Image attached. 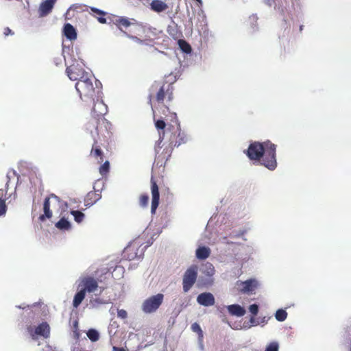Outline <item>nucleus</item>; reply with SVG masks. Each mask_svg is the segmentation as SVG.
Returning <instances> with one entry per match:
<instances>
[{
    "mask_svg": "<svg viewBox=\"0 0 351 351\" xmlns=\"http://www.w3.org/2000/svg\"><path fill=\"white\" fill-rule=\"evenodd\" d=\"M276 145L269 141L263 143L252 142L245 151L247 157L254 161L261 162L269 170H274L277 167L276 158Z\"/></svg>",
    "mask_w": 351,
    "mask_h": 351,
    "instance_id": "obj_1",
    "label": "nucleus"
},
{
    "mask_svg": "<svg viewBox=\"0 0 351 351\" xmlns=\"http://www.w3.org/2000/svg\"><path fill=\"white\" fill-rule=\"evenodd\" d=\"M62 56L66 66V73L69 78L72 81L77 80L80 73L84 70V64L80 57L79 49L75 48L74 51L69 47L64 45L62 48Z\"/></svg>",
    "mask_w": 351,
    "mask_h": 351,
    "instance_id": "obj_2",
    "label": "nucleus"
},
{
    "mask_svg": "<svg viewBox=\"0 0 351 351\" xmlns=\"http://www.w3.org/2000/svg\"><path fill=\"white\" fill-rule=\"evenodd\" d=\"M101 86V82L93 77L86 78L85 81L77 82L75 87L81 99L88 102L95 101V96L102 94Z\"/></svg>",
    "mask_w": 351,
    "mask_h": 351,
    "instance_id": "obj_3",
    "label": "nucleus"
},
{
    "mask_svg": "<svg viewBox=\"0 0 351 351\" xmlns=\"http://www.w3.org/2000/svg\"><path fill=\"white\" fill-rule=\"evenodd\" d=\"M58 205L61 206L62 205L67 206L66 202H62L59 197L56 195L51 193L48 197H47L43 203V212L44 214L41 215L39 217V220L41 221H44L46 218L50 219L52 217V212L50 210V206Z\"/></svg>",
    "mask_w": 351,
    "mask_h": 351,
    "instance_id": "obj_4",
    "label": "nucleus"
},
{
    "mask_svg": "<svg viewBox=\"0 0 351 351\" xmlns=\"http://www.w3.org/2000/svg\"><path fill=\"white\" fill-rule=\"evenodd\" d=\"M197 267L191 265L184 273L182 278V289L184 293H187L194 285L197 278Z\"/></svg>",
    "mask_w": 351,
    "mask_h": 351,
    "instance_id": "obj_5",
    "label": "nucleus"
},
{
    "mask_svg": "<svg viewBox=\"0 0 351 351\" xmlns=\"http://www.w3.org/2000/svg\"><path fill=\"white\" fill-rule=\"evenodd\" d=\"M164 295L158 293L146 299L142 304V310L145 313L155 312L162 303Z\"/></svg>",
    "mask_w": 351,
    "mask_h": 351,
    "instance_id": "obj_6",
    "label": "nucleus"
},
{
    "mask_svg": "<svg viewBox=\"0 0 351 351\" xmlns=\"http://www.w3.org/2000/svg\"><path fill=\"white\" fill-rule=\"evenodd\" d=\"M27 332L33 339H36L38 336L47 339L50 335V327L47 322H43L35 328L32 326H29Z\"/></svg>",
    "mask_w": 351,
    "mask_h": 351,
    "instance_id": "obj_7",
    "label": "nucleus"
},
{
    "mask_svg": "<svg viewBox=\"0 0 351 351\" xmlns=\"http://www.w3.org/2000/svg\"><path fill=\"white\" fill-rule=\"evenodd\" d=\"M259 285L258 281L255 278H250L245 281H238L237 287L242 293H252Z\"/></svg>",
    "mask_w": 351,
    "mask_h": 351,
    "instance_id": "obj_8",
    "label": "nucleus"
},
{
    "mask_svg": "<svg viewBox=\"0 0 351 351\" xmlns=\"http://www.w3.org/2000/svg\"><path fill=\"white\" fill-rule=\"evenodd\" d=\"M79 287H82L81 289L85 292L93 293L97 289L98 283L94 278L87 276L80 280Z\"/></svg>",
    "mask_w": 351,
    "mask_h": 351,
    "instance_id": "obj_9",
    "label": "nucleus"
},
{
    "mask_svg": "<svg viewBox=\"0 0 351 351\" xmlns=\"http://www.w3.org/2000/svg\"><path fill=\"white\" fill-rule=\"evenodd\" d=\"M101 94H99L95 96V101H93L94 106L92 112L97 117L105 114L107 112V106L101 100Z\"/></svg>",
    "mask_w": 351,
    "mask_h": 351,
    "instance_id": "obj_10",
    "label": "nucleus"
},
{
    "mask_svg": "<svg viewBox=\"0 0 351 351\" xmlns=\"http://www.w3.org/2000/svg\"><path fill=\"white\" fill-rule=\"evenodd\" d=\"M197 302L204 306H211L215 304V299L213 293L204 292L197 295Z\"/></svg>",
    "mask_w": 351,
    "mask_h": 351,
    "instance_id": "obj_11",
    "label": "nucleus"
},
{
    "mask_svg": "<svg viewBox=\"0 0 351 351\" xmlns=\"http://www.w3.org/2000/svg\"><path fill=\"white\" fill-rule=\"evenodd\" d=\"M152 206H151V213L152 214H154L159 204V190L158 186L155 182L152 180Z\"/></svg>",
    "mask_w": 351,
    "mask_h": 351,
    "instance_id": "obj_12",
    "label": "nucleus"
},
{
    "mask_svg": "<svg viewBox=\"0 0 351 351\" xmlns=\"http://www.w3.org/2000/svg\"><path fill=\"white\" fill-rule=\"evenodd\" d=\"M189 140L187 135L181 132L179 128H177V131L173 134V138L171 139L170 144L174 147H179L182 144L186 143Z\"/></svg>",
    "mask_w": 351,
    "mask_h": 351,
    "instance_id": "obj_13",
    "label": "nucleus"
},
{
    "mask_svg": "<svg viewBox=\"0 0 351 351\" xmlns=\"http://www.w3.org/2000/svg\"><path fill=\"white\" fill-rule=\"evenodd\" d=\"M56 0H45L42 2L39 7V14L40 16H45L49 14L54 6Z\"/></svg>",
    "mask_w": 351,
    "mask_h": 351,
    "instance_id": "obj_14",
    "label": "nucleus"
},
{
    "mask_svg": "<svg viewBox=\"0 0 351 351\" xmlns=\"http://www.w3.org/2000/svg\"><path fill=\"white\" fill-rule=\"evenodd\" d=\"M173 94V89L171 84H168L167 88L165 86H162L160 88L158 92L157 93L156 99L158 102H162L165 97V95H168L169 99H171V96Z\"/></svg>",
    "mask_w": 351,
    "mask_h": 351,
    "instance_id": "obj_15",
    "label": "nucleus"
},
{
    "mask_svg": "<svg viewBox=\"0 0 351 351\" xmlns=\"http://www.w3.org/2000/svg\"><path fill=\"white\" fill-rule=\"evenodd\" d=\"M227 309L231 315L242 317L245 314V309L239 304L227 306Z\"/></svg>",
    "mask_w": 351,
    "mask_h": 351,
    "instance_id": "obj_16",
    "label": "nucleus"
},
{
    "mask_svg": "<svg viewBox=\"0 0 351 351\" xmlns=\"http://www.w3.org/2000/svg\"><path fill=\"white\" fill-rule=\"evenodd\" d=\"M64 35L70 40H74L77 38V32L75 29L70 23H66L63 29Z\"/></svg>",
    "mask_w": 351,
    "mask_h": 351,
    "instance_id": "obj_17",
    "label": "nucleus"
},
{
    "mask_svg": "<svg viewBox=\"0 0 351 351\" xmlns=\"http://www.w3.org/2000/svg\"><path fill=\"white\" fill-rule=\"evenodd\" d=\"M210 249L206 246H199L195 251L196 258L199 260H205L210 254Z\"/></svg>",
    "mask_w": 351,
    "mask_h": 351,
    "instance_id": "obj_18",
    "label": "nucleus"
},
{
    "mask_svg": "<svg viewBox=\"0 0 351 351\" xmlns=\"http://www.w3.org/2000/svg\"><path fill=\"white\" fill-rule=\"evenodd\" d=\"M55 226L61 231H68L72 228L71 222L64 217L56 223Z\"/></svg>",
    "mask_w": 351,
    "mask_h": 351,
    "instance_id": "obj_19",
    "label": "nucleus"
},
{
    "mask_svg": "<svg viewBox=\"0 0 351 351\" xmlns=\"http://www.w3.org/2000/svg\"><path fill=\"white\" fill-rule=\"evenodd\" d=\"M151 9L156 12L165 11L168 5L161 0H154L150 4Z\"/></svg>",
    "mask_w": 351,
    "mask_h": 351,
    "instance_id": "obj_20",
    "label": "nucleus"
},
{
    "mask_svg": "<svg viewBox=\"0 0 351 351\" xmlns=\"http://www.w3.org/2000/svg\"><path fill=\"white\" fill-rule=\"evenodd\" d=\"M86 295V292L80 289L75 295L73 300V306L75 308H77L82 303Z\"/></svg>",
    "mask_w": 351,
    "mask_h": 351,
    "instance_id": "obj_21",
    "label": "nucleus"
},
{
    "mask_svg": "<svg viewBox=\"0 0 351 351\" xmlns=\"http://www.w3.org/2000/svg\"><path fill=\"white\" fill-rule=\"evenodd\" d=\"M215 270L214 266L210 263H206L203 267V273L209 277L213 276L215 274Z\"/></svg>",
    "mask_w": 351,
    "mask_h": 351,
    "instance_id": "obj_22",
    "label": "nucleus"
},
{
    "mask_svg": "<svg viewBox=\"0 0 351 351\" xmlns=\"http://www.w3.org/2000/svg\"><path fill=\"white\" fill-rule=\"evenodd\" d=\"M87 337L92 342H95L99 339V332L93 328L89 329L86 332Z\"/></svg>",
    "mask_w": 351,
    "mask_h": 351,
    "instance_id": "obj_23",
    "label": "nucleus"
},
{
    "mask_svg": "<svg viewBox=\"0 0 351 351\" xmlns=\"http://www.w3.org/2000/svg\"><path fill=\"white\" fill-rule=\"evenodd\" d=\"M71 214L73 216L74 220L78 223H81L85 217L84 214L80 210H71Z\"/></svg>",
    "mask_w": 351,
    "mask_h": 351,
    "instance_id": "obj_24",
    "label": "nucleus"
},
{
    "mask_svg": "<svg viewBox=\"0 0 351 351\" xmlns=\"http://www.w3.org/2000/svg\"><path fill=\"white\" fill-rule=\"evenodd\" d=\"M197 22L199 23L201 26L205 25L206 23V15L204 11L199 8L197 12Z\"/></svg>",
    "mask_w": 351,
    "mask_h": 351,
    "instance_id": "obj_25",
    "label": "nucleus"
},
{
    "mask_svg": "<svg viewBox=\"0 0 351 351\" xmlns=\"http://www.w3.org/2000/svg\"><path fill=\"white\" fill-rule=\"evenodd\" d=\"M276 319L279 322L285 321L287 317V313L285 310L278 309L275 313Z\"/></svg>",
    "mask_w": 351,
    "mask_h": 351,
    "instance_id": "obj_26",
    "label": "nucleus"
},
{
    "mask_svg": "<svg viewBox=\"0 0 351 351\" xmlns=\"http://www.w3.org/2000/svg\"><path fill=\"white\" fill-rule=\"evenodd\" d=\"M179 47L180 49L186 53H190L191 52V47L189 44H188L184 40H180L178 41Z\"/></svg>",
    "mask_w": 351,
    "mask_h": 351,
    "instance_id": "obj_27",
    "label": "nucleus"
},
{
    "mask_svg": "<svg viewBox=\"0 0 351 351\" xmlns=\"http://www.w3.org/2000/svg\"><path fill=\"white\" fill-rule=\"evenodd\" d=\"M258 17L256 14H252L250 16L248 21L250 24L252 31L256 30Z\"/></svg>",
    "mask_w": 351,
    "mask_h": 351,
    "instance_id": "obj_28",
    "label": "nucleus"
},
{
    "mask_svg": "<svg viewBox=\"0 0 351 351\" xmlns=\"http://www.w3.org/2000/svg\"><path fill=\"white\" fill-rule=\"evenodd\" d=\"M77 82H80V80L85 81L86 78H93L95 77L91 73L85 71L84 69L81 72L79 75Z\"/></svg>",
    "mask_w": 351,
    "mask_h": 351,
    "instance_id": "obj_29",
    "label": "nucleus"
},
{
    "mask_svg": "<svg viewBox=\"0 0 351 351\" xmlns=\"http://www.w3.org/2000/svg\"><path fill=\"white\" fill-rule=\"evenodd\" d=\"M279 344L276 341L269 343L265 348V351H278Z\"/></svg>",
    "mask_w": 351,
    "mask_h": 351,
    "instance_id": "obj_30",
    "label": "nucleus"
},
{
    "mask_svg": "<svg viewBox=\"0 0 351 351\" xmlns=\"http://www.w3.org/2000/svg\"><path fill=\"white\" fill-rule=\"evenodd\" d=\"M191 329L194 332H197L198 334V337H204L203 331L197 323H193L191 325Z\"/></svg>",
    "mask_w": 351,
    "mask_h": 351,
    "instance_id": "obj_31",
    "label": "nucleus"
},
{
    "mask_svg": "<svg viewBox=\"0 0 351 351\" xmlns=\"http://www.w3.org/2000/svg\"><path fill=\"white\" fill-rule=\"evenodd\" d=\"M7 211V206L5 204V199L0 197V217L4 216Z\"/></svg>",
    "mask_w": 351,
    "mask_h": 351,
    "instance_id": "obj_32",
    "label": "nucleus"
},
{
    "mask_svg": "<svg viewBox=\"0 0 351 351\" xmlns=\"http://www.w3.org/2000/svg\"><path fill=\"white\" fill-rule=\"evenodd\" d=\"M110 169V163L108 161H106L99 168V173L101 175H104L108 172Z\"/></svg>",
    "mask_w": 351,
    "mask_h": 351,
    "instance_id": "obj_33",
    "label": "nucleus"
},
{
    "mask_svg": "<svg viewBox=\"0 0 351 351\" xmlns=\"http://www.w3.org/2000/svg\"><path fill=\"white\" fill-rule=\"evenodd\" d=\"M149 202V196L147 195H143L140 197V205L142 207L147 206Z\"/></svg>",
    "mask_w": 351,
    "mask_h": 351,
    "instance_id": "obj_34",
    "label": "nucleus"
},
{
    "mask_svg": "<svg viewBox=\"0 0 351 351\" xmlns=\"http://www.w3.org/2000/svg\"><path fill=\"white\" fill-rule=\"evenodd\" d=\"M15 177H16V178L18 179L16 171L14 170H10L7 173L8 182L6 183V185H8V184L11 181V179L14 178Z\"/></svg>",
    "mask_w": 351,
    "mask_h": 351,
    "instance_id": "obj_35",
    "label": "nucleus"
},
{
    "mask_svg": "<svg viewBox=\"0 0 351 351\" xmlns=\"http://www.w3.org/2000/svg\"><path fill=\"white\" fill-rule=\"evenodd\" d=\"M244 234V231L243 230H234L232 231L230 234H229V237L231 238V239H234V238H238V237H240L241 236H242L243 234Z\"/></svg>",
    "mask_w": 351,
    "mask_h": 351,
    "instance_id": "obj_36",
    "label": "nucleus"
},
{
    "mask_svg": "<svg viewBox=\"0 0 351 351\" xmlns=\"http://www.w3.org/2000/svg\"><path fill=\"white\" fill-rule=\"evenodd\" d=\"M249 311L252 314L256 315L258 312V306L256 304H251L249 306Z\"/></svg>",
    "mask_w": 351,
    "mask_h": 351,
    "instance_id": "obj_37",
    "label": "nucleus"
},
{
    "mask_svg": "<svg viewBox=\"0 0 351 351\" xmlns=\"http://www.w3.org/2000/svg\"><path fill=\"white\" fill-rule=\"evenodd\" d=\"M117 316L119 318H121L122 319H125L128 317V313L126 311L123 309H118L117 310Z\"/></svg>",
    "mask_w": 351,
    "mask_h": 351,
    "instance_id": "obj_38",
    "label": "nucleus"
},
{
    "mask_svg": "<svg viewBox=\"0 0 351 351\" xmlns=\"http://www.w3.org/2000/svg\"><path fill=\"white\" fill-rule=\"evenodd\" d=\"M156 128L158 130H163L165 128V122L163 120L159 119L155 122Z\"/></svg>",
    "mask_w": 351,
    "mask_h": 351,
    "instance_id": "obj_39",
    "label": "nucleus"
},
{
    "mask_svg": "<svg viewBox=\"0 0 351 351\" xmlns=\"http://www.w3.org/2000/svg\"><path fill=\"white\" fill-rule=\"evenodd\" d=\"M118 23L119 25L124 26L125 27L130 26V21L127 19H125V18L119 19L118 21Z\"/></svg>",
    "mask_w": 351,
    "mask_h": 351,
    "instance_id": "obj_40",
    "label": "nucleus"
},
{
    "mask_svg": "<svg viewBox=\"0 0 351 351\" xmlns=\"http://www.w3.org/2000/svg\"><path fill=\"white\" fill-rule=\"evenodd\" d=\"M228 237H230L229 236H224V237H221L219 238V241L222 244H232L233 242L230 241Z\"/></svg>",
    "mask_w": 351,
    "mask_h": 351,
    "instance_id": "obj_41",
    "label": "nucleus"
},
{
    "mask_svg": "<svg viewBox=\"0 0 351 351\" xmlns=\"http://www.w3.org/2000/svg\"><path fill=\"white\" fill-rule=\"evenodd\" d=\"M127 36L138 44H141V45L145 44V41L138 38L137 36H130V35H127Z\"/></svg>",
    "mask_w": 351,
    "mask_h": 351,
    "instance_id": "obj_42",
    "label": "nucleus"
},
{
    "mask_svg": "<svg viewBox=\"0 0 351 351\" xmlns=\"http://www.w3.org/2000/svg\"><path fill=\"white\" fill-rule=\"evenodd\" d=\"M90 10L92 12L96 13V14H98L99 15H105L106 14V12L103 10H101L98 8H94V7H91L90 8Z\"/></svg>",
    "mask_w": 351,
    "mask_h": 351,
    "instance_id": "obj_43",
    "label": "nucleus"
},
{
    "mask_svg": "<svg viewBox=\"0 0 351 351\" xmlns=\"http://www.w3.org/2000/svg\"><path fill=\"white\" fill-rule=\"evenodd\" d=\"M199 348L201 351L204 350V346L203 343V337H198Z\"/></svg>",
    "mask_w": 351,
    "mask_h": 351,
    "instance_id": "obj_44",
    "label": "nucleus"
},
{
    "mask_svg": "<svg viewBox=\"0 0 351 351\" xmlns=\"http://www.w3.org/2000/svg\"><path fill=\"white\" fill-rule=\"evenodd\" d=\"M99 184H101L102 185H104V184H103V182H101V181H99V180L96 181V182H95V184H94L93 189H94V190L95 191V192H96V193H97V192H100V191H101V190H100V189H97V186H98Z\"/></svg>",
    "mask_w": 351,
    "mask_h": 351,
    "instance_id": "obj_45",
    "label": "nucleus"
},
{
    "mask_svg": "<svg viewBox=\"0 0 351 351\" xmlns=\"http://www.w3.org/2000/svg\"><path fill=\"white\" fill-rule=\"evenodd\" d=\"M93 153L95 156H99L101 155L102 154V152L101 150L99 149V148H95L93 151Z\"/></svg>",
    "mask_w": 351,
    "mask_h": 351,
    "instance_id": "obj_46",
    "label": "nucleus"
},
{
    "mask_svg": "<svg viewBox=\"0 0 351 351\" xmlns=\"http://www.w3.org/2000/svg\"><path fill=\"white\" fill-rule=\"evenodd\" d=\"M94 302L98 304H106L107 302L104 300L103 299H101V298H95L94 300Z\"/></svg>",
    "mask_w": 351,
    "mask_h": 351,
    "instance_id": "obj_47",
    "label": "nucleus"
},
{
    "mask_svg": "<svg viewBox=\"0 0 351 351\" xmlns=\"http://www.w3.org/2000/svg\"><path fill=\"white\" fill-rule=\"evenodd\" d=\"M4 34L5 36H8L9 34H12V30L8 27L5 28Z\"/></svg>",
    "mask_w": 351,
    "mask_h": 351,
    "instance_id": "obj_48",
    "label": "nucleus"
},
{
    "mask_svg": "<svg viewBox=\"0 0 351 351\" xmlns=\"http://www.w3.org/2000/svg\"><path fill=\"white\" fill-rule=\"evenodd\" d=\"M98 21L100 23H102V24H104V23H106V18H104V17H99L97 19Z\"/></svg>",
    "mask_w": 351,
    "mask_h": 351,
    "instance_id": "obj_49",
    "label": "nucleus"
},
{
    "mask_svg": "<svg viewBox=\"0 0 351 351\" xmlns=\"http://www.w3.org/2000/svg\"><path fill=\"white\" fill-rule=\"evenodd\" d=\"M273 0H264V3L269 6L272 5Z\"/></svg>",
    "mask_w": 351,
    "mask_h": 351,
    "instance_id": "obj_50",
    "label": "nucleus"
},
{
    "mask_svg": "<svg viewBox=\"0 0 351 351\" xmlns=\"http://www.w3.org/2000/svg\"><path fill=\"white\" fill-rule=\"evenodd\" d=\"M61 62H62L61 58H55V60H54V62L56 65L60 64L61 63Z\"/></svg>",
    "mask_w": 351,
    "mask_h": 351,
    "instance_id": "obj_51",
    "label": "nucleus"
},
{
    "mask_svg": "<svg viewBox=\"0 0 351 351\" xmlns=\"http://www.w3.org/2000/svg\"><path fill=\"white\" fill-rule=\"evenodd\" d=\"M250 323L254 325H257L258 324L255 322V319L254 317H251L250 320Z\"/></svg>",
    "mask_w": 351,
    "mask_h": 351,
    "instance_id": "obj_52",
    "label": "nucleus"
},
{
    "mask_svg": "<svg viewBox=\"0 0 351 351\" xmlns=\"http://www.w3.org/2000/svg\"><path fill=\"white\" fill-rule=\"evenodd\" d=\"M113 350H114V351H125L123 348H119L115 346L113 347Z\"/></svg>",
    "mask_w": 351,
    "mask_h": 351,
    "instance_id": "obj_53",
    "label": "nucleus"
},
{
    "mask_svg": "<svg viewBox=\"0 0 351 351\" xmlns=\"http://www.w3.org/2000/svg\"><path fill=\"white\" fill-rule=\"evenodd\" d=\"M266 322H267L266 318H265V317H263V318L262 319L261 323L265 324V323H266Z\"/></svg>",
    "mask_w": 351,
    "mask_h": 351,
    "instance_id": "obj_54",
    "label": "nucleus"
},
{
    "mask_svg": "<svg viewBox=\"0 0 351 351\" xmlns=\"http://www.w3.org/2000/svg\"><path fill=\"white\" fill-rule=\"evenodd\" d=\"M16 307L19 308H23V309H24L25 308V306H17Z\"/></svg>",
    "mask_w": 351,
    "mask_h": 351,
    "instance_id": "obj_55",
    "label": "nucleus"
},
{
    "mask_svg": "<svg viewBox=\"0 0 351 351\" xmlns=\"http://www.w3.org/2000/svg\"><path fill=\"white\" fill-rule=\"evenodd\" d=\"M196 1L199 3V5H202V0H196Z\"/></svg>",
    "mask_w": 351,
    "mask_h": 351,
    "instance_id": "obj_56",
    "label": "nucleus"
},
{
    "mask_svg": "<svg viewBox=\"0 0 351 351\" xmlns=\"http://www.w3.org/2000/svg\"><path fill=\"white\" fill-rule=\"evenodd\" d=\"M303 27H304L303 25H300V32H302V29H303Z\"/></svg>",
    "mask_w": 351,
    "mask_h": 351,
    "instance_id": "obj_57",
    "label": "nucleus"
},
{
    "mask_svg": "<svg viewBox=\"0 0 351 351\" xmlns=\"http://www.w3.org/2000/svg\"><path fill=\"white\" fill-rule=\"evenodd\" d=\"M3 195V191L0 190V196Z\"/></svg>",
    "mask_w": 351,
    "mask_h": 351,
    "instance_id": "obj_58",
    "label": "nucleus"
},
{
    "mask_svg": "<svg viewBox=\"0 0 351 351\" xmlns=\"http://www.w3.org/2000/svg\"><path fill=\"white\" fill-rule=\"evenodd\" d=\"M189 21L191 23V25H192L193 22H192V19L191 18L189 19Z\"/></svg>",
    "mask_w": 351,
    "mask_h": 351,
    "instance_id": "obj_59",
    "label": "nucleus"
},
{
    "mask_svg": "<svg viewBox=\"0 0 351 351\" xmlns=\"http://www.w3.org/2000/svg\"><path fill=\"white\" fill-rule=\"evenodd\" d=\"M100 198H101V195L99 194H98L97 199H99Z\"/></svg>",
    "mask_w": 351,
    "mask_h": 351,
    "instance_id": "obj_60",
    "label": "nucleus"
},
{
    "mask_svg": "<svg viewBox=\"0 0 351 351\" xmlns=\"http://www.w3.org/2000/svg\"><path fill=\"white\" fill-rule=\"evenodd\" d=\"M77 322H75V326H77Z\"/></svg>",
    "mask_w": 351,
    "mask_h": 351,
    "instance_id": "obj_61",
    "label": "nucleus"
},
{
    "mask_svg": "<svg viewBox=\"0 0 351 351\" xmlns=\"http://www.w3.org/2000/svg\"><path fill=\"white\" fill-rule=\"evenodd\" d=\"M349 351H351V345H350V350H349Z\"/></svg>",
    "mask_w": 351,
    "mask_h": 351,
    "instance_id": "obj_62",
    "label": "nucleus"
}]
</instances>
